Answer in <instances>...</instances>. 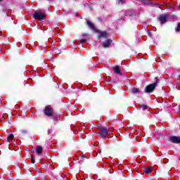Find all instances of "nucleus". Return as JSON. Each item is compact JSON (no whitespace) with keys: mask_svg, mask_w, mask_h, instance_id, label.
Listing matches in <instances>:
<instances>
[{"mask_svg":"<svg viewBox=\"0 0 180 180\" xmlns=\"http://www.w3.org/2000/svg\"><path fill=\"white\" fill-rule=\"evenodd\" d=\"M118 5H123V1L122 0L118 1Z\"/></svg>","mask_w":180,"mask_h":180,"instance_id":"18","label":"nucleus"},{"mask_svg":"<svg viewBox=\"0 0 180 180\" xmlns=\"http://www.w3.org/2000/svg\"><path fill=\"white\" fill-rule=\"evenodd\" d=\"M140 108L142 110H147V108H148L146 104H141Z\"/></svg>","mask_w":180,"mask_h":180,"instance_id":"12","label":"nucleus"},{"mask_svg":"<svg viewBox=\"0 0 180 180\" xmlns=\"http://www.w3.org/2000/svg\"><path fill=\"white\" fill-rule=\"evenodd\" d=\"M43 153V148L41 146H38L37 148V153L41 154Z\"/></svg>","mask_w":180,"mask_h":180,"instance_id":"11","label":"nucleus"},{"mask_svg":"<svg viewBox=\"0 0 180 180\" xmlns=\"http://www.w3.org/2000/svg\"><path fill=\"white\" fill-rule=\"evenodd\" d=\"M13 139H14L13 134H10V135H8V136L7 137L8 141H11V140H13Z\"/></svg>","mask_w":180,"mask_h":180,"instance_id":"14","label":"nucleus"},{"mask_svg":"<svg viewBox=\"0 0 180 180\" xmlns=\"http://www.w3.org/2000/svg\"><path fill=\"white\" fill-rule=\"evenodd\" d=\"M113 71H115L116 74H122V72H120V68H119V66H115V68H113Z\"/></svg>","mask_w":180,"mask_h":180,"instance_id":"10","label":"nucleus"},{"mask_svg":"<svg viewBox=\"0 0 180 180\" xmlns=\"http://www.w3.org/2000/svg\"><path fill=\"white\" fill-rule=\"evenodd\" d=\"M33 18L36 20H44V19H46V13L41 11V10L36 11Z\"/></svg>","mask_w":180,"mask_h":180,"instance_id":"1","label":"nucleus"},{"mask_svg":"<svg viewBox=\"0 0 180 180\" xmlns=\"http://www.w3.org/2000/svg\"><path fill=\"white\" fill-rule=\"evenodd\" d=\"M132 92L133 94H137V92H139V89H133Z\"/></svg>","mask_w":180,"mask_h":180,"instance_id":"15","label":"nucleus"},{"mask_svg":"<svg viewBox=\"0 0 180 180\" xmlns=\"http://www.w3.org/2000/svg\"><path fill=\"white\" fill-rule=\"evenodd\" d=\"M108 133H109V131L108 129H106L105 128H102L101 129V132L98 133V135L100 136V137H106Z\"/></svg>","mask_w":180,"mask_h":180,"instance_id":"3","label":"nucleus"},{"mask_svg":"<svg viewBox=\"0 0 180 180\" xmlns=\"http://www.w3.org/2000/svg\"><path fill=\"white\" fill-rule=\"evenodd\" d=\"M158 79H156V82L149 84L146 87L145 92L147 94H151V92L154 91V89H155V86H157V82Z\"/></svg>","mask_w":180,"mask_h":180,"instance_id":"2","label":"nucleus"},{"mask_svg":"<svg viewBox=\"0 0 180 180\" xmlns=\"http://www.w3.org/2000/svg\"><path fill=\"white\" fill-rule=\"evenodd\" d=\"M82 158H85V156H84V155H83V156H82Z\"/></svg>","mask_w":180,"mask_h":180,"instance_id":"22","label":"nucleus"},{"mask_svg":"<svg viewBox=\"0 0 180 180\" xmlns=\"http://www.w3.org/2000/svg\"><path fill=\"white\" fill-rule=\"evenodd\" d=\"M87 25H88L89 27H90V29H91L92 30H94V32H96V33H99V30H97L95 27H94V24H92L91 22L87 21Z\"/></svg>","mask_w":180,"mask_h":180,"instance_id":"5","label":"nucleus"},{"mask_svg":"<svg viewBox=\"0 0 180 180\" xmlns=\"http://www.w3.org/2000/svg\"><path fill=\"white\" fill-rule=\"evenodd\" d=\"M31 162H32V164H34V162H36L34 161V156H31Z\"/></svg>","mask_w":180,"mask_h":180,"instance_id":"16","label":"nucleus"},{"mask_svg":"<svg viewBox=\"0 0 180 180\" xmlns=\"http://www.w3.org/2000/svg\"><path fill=\"white\" fill-rule=\"evenodd\" d=\"M86 41V39H82L80 40V43H85Z\"/></svg>","mask_w":180,"mask_h":180,"instance_id":"19","label":"nucleus"},{"mask_svg":"<svg viewBox=\"0 0 180 180\" xmlns=\"http://www.w3.org/2000/svg\"><path fill=\"white\" fill-rule=\"evenodd\" d=\"M180 31V23L178 24L177 28L176 29V32H179Z\"/></svg>","mask_w":180,"mask_h":180,"instance_id":"17","label":"nucleus"},{"mask_svg":"<svg viewBox=\"0 0 180 180\" xmlns=\"http://www.w3.org/2000/svg\"><path fill=\"white\" fill-rule=\"evenodd\" d=\"M21 132H22V133H24V134L27 133V131H22Z\"/></svg>","mask_w":180,"mask_h":180,"instance_id":"20","label":"nucleus"},{"mask_svg":"<svg viewBox=\"0 0 180 180\" xmlns=\"http://www.w3.org/2000/svg\"><path fill=\"white\" fill-rule=\"evenodd\" d=\"M170 141H172V143H175L176 144H179V143H180V137H178V136H171L170 137Z\"/></svg>","mask_w":180,"mask_h":180,"instance_id":"4","label":"nucleus"},{"mask_svg":"<svg viewBox=\"0 0 180 180\" xmlns=\"http://www.w3.org/2000/svg\"><path fill=\"white\" fill-rule=\"evenodd\" d=\"M99 39H101V37H104L105 39H106V37H108V33L106 32H100V35L98 36Z\"/></svg>","mask_w":180,"mask_h":180,"instance_id":"9","label":"nucleus"},{"mask_svg":"<svg viewBox=\"0 0 180 180\" xmlns=\"http://www.w3.org/2000/svg\"><path fill=\"white\" fill-rule=\"evenodd\" d=\"M83 36H88V34H83Z\"/></svg>","mask_w":180,"mask_h":180,"instance_id":"21","label":"nucleus"},{"mask_svg":"<svg viewBox=\"0 0 180 180\" xmlns=\"http://www.w3.org/2000/svg\"><path fill=\"white\" fill-rule=\"evenodd\" d=\"M112 44V40L111 39H108L106 40L103 44V46L105 47V49L109 47Z\"/></svg>","mask_w":180,"mask_h":180,"instance_id":"8","label":"nucleus"},{"mask_svg":"<svg viewBox=\"0 0 180 180\" xmlns=\"http://www.w3.org/2000/svg\"><path fill=\"white\" fill-rule=\"evenodd\" d=\"M168 19V16L167 15H160L159 16V20L160 22V23H165V22H167Z\"/></svg>","mask_w":180,"mask_h":180,"instance_id":"7","label":"nucleus"},{"mask_svg":"<svg viewBox=\"0 0 180 180\" xmlns=\"http://www.w3.org/2000/svg\"><path fill=\"white\" fill-rule=\"evenodd\" d=\"M45 114L46 115V116H53V108H46L45 109Z\"/></svg>","mask_w":180,"mask_h":180,"instance_id":"6","label":"nucleus"},{"mask_svg":"<svg viewBox=\"0 0 180 180\" xmlns=\"http://www.w3.org/2000/svg\"><path fill=\"white\" fill-rule=\"evenodd\" d=\"M151 171H153V169L151 167H148L144 170V172L146 174H150Z\"/></svg>","mask_w":180,"mask_h":180,"instance_id":"13","label":"nucleus"}]
</instances>
